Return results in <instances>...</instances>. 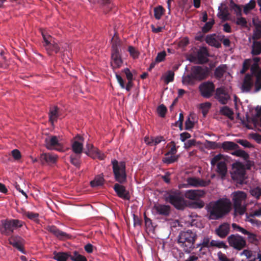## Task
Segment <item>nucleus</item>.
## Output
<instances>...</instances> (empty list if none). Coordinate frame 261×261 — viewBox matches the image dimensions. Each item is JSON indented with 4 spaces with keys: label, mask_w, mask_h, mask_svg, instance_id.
Segmentation results:
<instances>
[{
    "label": "nucleus",
    "mask_w": 261,
    "mask_h": 261,
    "mask_svg": "<svg viewBox=\"0 0 261 261\" xmlns=\"http://www.w3.org/2000/svg\"><path fill=\"white\" fill-rule=\"evenodd\" d=\"M46 230L60 240L68 239L71 237L70 234L62 231L55 225L47 226Z\"/></svg>",
    "instance_id": "16"
},
{
    "label": "nucleus",
    "mask_w": 261,
    "mask_h": 261,
    "mask_svg": "<svg viewBox=\"0 0 261 261\" xmlns=\"http://www.w3.org/2000/svg\"><path fill=\"white\" fill-rule=\"evenodd\" d=\"M220 113L225 116H227L228 118H229L230 120L233 119V111L229 108L227 106H224L222 107L220 111Z\"/></svg>",
    "instance_id": "34"
},
{
    "label": "nucleus",
    "mask_w": 261,
    "mask_h": 261,
    "mask_svg": "<svg viewBox=\"0 0 261 261\" xmlns=\"http://www.w3.org/2000/svg\"><path fill=\"white\" fill-rule=\"evenodd\" d=\"M46 147L49 150H57L61 151L63 149V146L59 142L58 138L56 136H51L46 138L45 139Z\"/></svg>",
    "instance_id": "14"
},
{
    "label": "nucleus",
    "mask_w": 261,
    "mask_h": 261,
    "mask_svg": "<svg viewBox=\"0 0 261 261\" xmlns=\"http://www.w3.org/2000/svg\"><path fill=\"white\" fill-rule=\"evenodd\" d=\"M22 214L23 216H25L28 219L34 221H39V215L38 213L27 211H22Z\"/></svg>",
    "instance_id": "33"
},
{
    "label": "nucleus",
    "mask_w": 261,
    "mask_h": 261,
    "mask_svg": "<svg viewBox=\"0 0 261 261\" xmlns=\"http://www.w3.org/2000/svg\"><path fill=\"white\" fill-rule=\"evenodd\" d=\"M200 95L206 98H210L215 92L214 84L210 81L204 82L199 86Z\"/></svg>",
    "instance_id": "12"
},
{
    "label": "nucleus",
    "mask_w": 261,
    "mask_h": 261,
    "mask_svg": "<svg viewBox=\"0 0 261 261\" xmlns=\"http://www.w3.org/2000/svg\"><path fill=\"white\" fill-rule=\"evenodd\" d=\"M165 10L162 6H159L154 8V16L157 20H160L164 15Z\"/></svg>",
    "instance_id": "37"
},
{
    "label": "nucleus",
    "mask_w": 261,
    "mask_h": 261,
    "mask_svg": "<svg viewBox=\"0 0 261 261\" xmlns=\"http://www.w3.org/2000/svg\"><path fill=\"white\" fill-rule=\"evenodd\" d=\"M174 73L171 70H169L167 72L166 75L165 76L164 81L167 84L172 82L174 80Z\"/></svg>",
    "instance_id": "52"
},
{
    "label": "nucleus",
    "mask_w": 261,
    "mask_h": 261,
    "mask_svg": "<svg viewBox=\"0 0 261 261\" xmlns=\"http://www.w3.org/2000/svg\"><path fill=\"white\" fill-rule=\"evenodd\" d=\"M111 164L114 178L119 182L114 185V190L119 197L124 200H129L130 196L129 191L124 186L120 185L126 181L125 163L124 162H119L114 159L111 161Z\"/></svg>",
    "instance_id": "1"
},
{
    "label": "nucleus",
    "mask_w": 261,
    "mask_h": 261,
    "mask_svg": "<svg viewBox=\"0 0 261 261\" xmlns=\"http://www.w3.org/2000/svg\"><path fill=\"white\" fill-rule=\"evenodd\" d=\"M42 36L44 42L43 46L47 54L49 56H51L54 54L58 53L60 51V47L56 42L53 40L52 37L45 32H42Z\"/></svg>",
    "instance_id": "10"
},
{
    "label": "nucleus",
    "mask_w": 261,
    "mask_h": 261,
    "mask_svg": "<svg viewBox=\"0 0 261 261\" xmlns=\"http://www.w3.org/2000/svg\"><path fill=\"white\" fill-rule=\"evenodd\" d=\"M235 23L237 25L241 27L242 28H248V22L246 19L244 17H242V16L237 17Z\"/></svg>",
    "instance_id": "39"
},
{
    "label": "nucleus",
    "mask_w": 261,
    "mask_h": 261,
    "mask_svg": "<svg viewBox=\"0 0 261 261\" xmlns=\"http://www.w3.org/2000/svg\"><path fill=\"white\" fill-rule=\"evenodd\" d=\"M166 56V53L165 51L159 53L155 58V62L156 63H159L163 61L165 58Z\"/></svg>",
    "instance_id": "56"
},
{
    "label": "nucleus",
    "mask_w": 261,
    "mask_h": 261,
    "mask_svg": "<svg viewBox=\"0 0 261 261\" xmlns=\"http://www.w3.org/2000/svg\"><path fill=\"white\" fill-rule=\"evenodd\" d=\"M184 117L182 113L179 114V119L177 121L175 122L174 125L178 126L180 130L182 129V122L184 121Z\"/></svg>",
    "instance_id": "60"
},
{
    "label": "nucleus",
    "mask_w": 261,
    "mask_h": 261,
    "mask_svg": "<svg viewBox=\"0 0 261 261\" xmlns=\"http://www.w3.org/2000/svg\"><path fill=\"white\" fill-rule=\"evenodd\" d=\"M207 67L195 66L191 68V73L182 77L184 84L193 85L196 81H201L205 79L208 75Z\"/></svg>",
    "instance_id": "4"
},
{
    "label": "nucleus",
    "mask_w": 261,
    "mask_h": 261,
    "mask_svg": "<svg viewBox=\"0 0 261 261\" xmlns=\"http://www.w3.org/2000/svg\"><path fill=\"white\" fill-rule=\"evenodd\" d=\"M57 158L58 156L56 155L49 153H43L40 155L39 160L42 165L54 164L56 162Z\"/></svg>",
    "instance_id": "20"
},
{
    "label": "nucleus",
    "mask_w": 261,
    "mask_h": 261,
    "mask_svg": "<svg viewBox=\"0 0 261 261\" xmlns=\"http://www.w3.org/2000/svg\"><path fill=\"white\" fill-rule=\"evenodd\" d=\"M251 63V59H245L243 64L242 69L241 70V73L243 74L245 73L250 66Z\"/></svg>",
    "instance_id": "50"
},
{
    "label": "nucleus",
    "mask_w": 261,
    "mask_h": 261,
    "mask_svg": "<svg viewBox=\"0 0 261 261\" xmlns=\"http://www.w3.org/2000/svg\"><path fill=\"white\" fill-rule=\"evenodd\" d=\"M205 192L199 190H189L185 191V197L189 199L196 200L205 195Z\"/></svg>",
    "instance_id": "17"
},
{
    "label": "nucleus",
    "mask_w": 261,
    "mask_h": 261,
    "mask_svg": "<svg viewBox=\"0 0 261 261\" xmlns=\"http://www.w3.org/2000/svg\"><path fill=\"white\" fill-rule=\"evenodd\" d=\"M217 39L222 41L223 45L225 47H229L230 45V41L229 39L225 38L224 35H220L217 36Z\"/></svg>",
    "instance_id": "55"
},
{
    "label": "nucleus",
    "mask_w": 261,
    "mask_h": 261,
    "mask_svg": "<svg viewBox=\"0 0 261 261\" xmlns=\"http://www.w3.org/2000/svg\"><path fill=\"white\" fill-rule=\"evenodd\" d=\"M210 238L208 236L204 237L201 242L202 248H209Z\"/></svg>",
    "instance_id": "62"
},
{
    "label": "nucleus",
    "mask_w": 261,
    "mask_h": 261,
    "mask_svg": "<svg viewBox=\"0 0 261 261\" xmlns=\"http://www.w3.org/2000/svg\"><path fill=\"white\" fill-rule=\"evenodd\" d=\"M167 108L164 105H161L158 108V112L160 116L164 117L167 112Z\"/></svg>",
    "instance_id": "57"
},
{
    "label": "nucleus",
    "mask_w": 261,
    "mask_h": 261,
    "mask_svg": "<svg viewBox=\"0 0 261 261\" xmlns=\"http://www.w3.org/2000/svg\"><path fill=\"white\" fill-rule=\"evenodd\" d=\"M11 153L14 159L16 160H18L21 158L20 152L17 149L13 150L11 151Z\"/></svg>",
    "instance_id": "63"
},
{
    "label": "nucleus",
    "mask_w": 261,
    "mask_h": 261,
    "mask_svg": "<svg viewBox=\"0 0 261 261\" xmlns=\"http://www.w3.org/2000/svg\"><path fill=\"white\" fill-rule=\"evenodd\" d=\"M256 6L255 0H250L249 2L244 6L243 12L245 14H248L250 11L254 9Z\"/></svg>",
    "instance_id": "36"
},
{
    "label": "nucleus",
    "mask_w": 261,
    "mask_h": 261,
    "mask_svg": "<svg viewBox=\"0 0 261 261\" xmlns=\"http://www.w3.org/2000/svg\"><path fill=\"white\" fill-rule=\"evenodd\" d=\"M261 37V29L255 28L253 31L252 39L257 40Z\"/></svg>",
    "instance_id": "54"
},
{
    "label": "nucleus",
    "mask_w": 261,
    "mask_h": 261,
    "mask_svg": "<svg viewBox=\"0 0 261 261\" xmlns=\"http://www.w3.org/2000/svg\"><path fill=\"white\" fill-rule=\"evenodd\" d=\"M187 181L188 185L195 187H205L209 183V182L205 180L196 177H189L187 178Z\"/></svg>",
    "instance_id": "23"
},
{
    "label": "nucleus",
    "mask_w": 261,
    "mask_h": 261,
    "mask_svg": "<svg viewBox=\"0 0 261 261\" xmlns=\"http://www.w3.org/2000/svg\"><path fill=\"white\" fill-rule=\"evenodd\" d=\"M23 222L18 219H5L1 221L0 231L6 236L11 235L14 230L21 227Z\"/></svg>",
    "instance_id": "8"
},
{
    "label": "nucleus",
    "mask_w": 261,
    "mask_h": 261,
    "mask_svg": "<svg viewBox=\"0 0 261 261\" xmlns=\"http://www.w3.org/2000/svg\"><path fill=\"white\" fill-rule=\"evenodd\" d=\"M166 201H168L176 209L183 210L186 206L185 200L181 192L179 190L172 189L167 192Z\"/></svg>",
    "instance_id": "7"
},
{
    "label": "nucleus",
    "mask_w": 261,
    "mask_h": 261,
    "mask_svg": "<svg viewBox=\"0 0 261 261\" xmlns=\"http://www.w3.org/2000/svg\"><path fill=\"white\" fill-rule=\"evenodd\" d=\"M222 148L225 151L234 150L239 148V146L236 143L232 141H225L220 143V148Z\"/></svg>",
    "instance_id": "27"
},
{
    "label": "nucleus",
    "mask_w": 261,
    "mask_h": 261,
    "mask_svg": "<svg viewBox=\"0 0 261 261\" xmlns=\"http://www.w3.org/2000/svg\"><path fill=\"white\" fill-rule=\"evenodd\" d=\"M217 173L221 176L222 178L225 177L227 172L226 164L224 161L219 162L217 165Z\"/></svg>",
    "instance_id": "28"
},
{
    "label": "nucleus",
    "mask_w": 261,
    "mask_h": 261,
    "mask_svg": "<svg viewBox=\"0 0 261 261\" xmlns=\"http://www.w3.org/2000/svg\"><path fill=\"white\" fill-rule=\"evenodd\" d=\"M9 243L22 253H25L23 247L21 245L19 242L17 241L15 239H10L9 240Z\"/></svg>",
    "instance_id": "44"
},
{
    "label": "nucleus",
    "mask_w": 261,
    "mask_h": 261,
    "mask_svg": "<svg viewBox=\"0 0 261 261\" xmlns=\"http://www.w3.org/2000/svg\"><path fill=\"white\" fill-rule=\"evenodd\" d=\"M209 220H217L226 216L231 211V203L229 199L220 198L210 202L205 207Z\"/></svg>",
    "instance_id": "2"
},
{
    "label": "nucleus",
    "mask_w": 261,
    "mask_h": 261,
    "mask_svg": "<svg viewBox=\"0 0 261 261\" xmlns=\"http://www.w3.org/2000/svg\"><path fill=\"white\" fill-rule=\"evenodd\" d=\"M60 115V111L57 106L50 107L48 113L49 121L52 125L54 122H57L58 118Z\"/></svg>",
    "instance_id": "24"
},
{
    "label": "nucleus",
    "mask_w": 261,
    "mask_h": 261,
    "mask_svg": "<svg viewBox=\"0 0 261 261\" xmlns=\"http://www.w3.org/2000/svg\"><path fill=\"white\" fill-rule=\"evenodd\" d=\"M153 210L158 214L168 216L170 213L171 207L168 205L159 204L153 206Z\"/></svg>",
    "instance_id": "22"
},
{
    "label": "nucleus",
    "mask_w": 261,
    "mask_h": 261,
    "mask_svg": "<svg viewBox=\"0 0 261 261\" xmlns=\"http://www.w3.org/2000/svg\"><path fill=\"white\" fill-rule=\"evenodd\" d=\"M196 232L190 229L181 231L178 234L177 243L185 252L190 253L195 249V243L197 239Z\"/></svg>",
    "instance_id": "3"
},
{
    "label": "nucleus",
    "mask_w": 261,
    "mask_h": 261,
    "mask_svg": "<svg viewBox=\"0 0 261 261\" xmlns=\"http://www.w3.org/2000/svg\"><path fill=\"white\" fill-rule=\"evenodd\" d=\"M211 105V103L209 102L203 103L200 105V108L202 109V113L204 117H205L207 115Z\"/></svg>",
    "instance_id": "47"
},
{
    "label": "nucleus",
    "mask_w": 261,
    "mask_h": 261,
    "mask_svg": "<svg viewBox=\"0 0 261 261\" xmlns=\"http://www.w3.org/2000/svg\"><path fill=\"white\" fill-rule=\"evenodd\" d=\"M215 22L213 19L212 21H210L205 23L203 27H202L201 30L203 33H206L208 32L212 28Z\"/></svg>",
    "instance_id": "48"
},
{
    "label": "nucleus",
    "mask_w": 261,
    "mask_h": 261,
    "mask_svg": "<svg viewBox=\"0 0 261 261\" xmlns=\"http://www.w3.org/2000/svg\"><path fill=\"white\" fill-rule=\"evenodd\" d=\"M223 158V155L221 154H218L215 155L213 158L212 159L211 164L212 167H214L216 163L219 162Z\"/></svg>",
    "instance_id": "59"
},
{
    "label": "nucleus",
    "mask_w": 261,
    "mask_h": 261,
    "mask_svg": "<svg viewBox=\"0 0 261 261\" xmlns=\"http://www.w3.org/2000/svg\"><path fill=\"white\" fill-rule=\"evenodd\" d=\"M81 154L73 153L71 154L70 156V163L76 167L79 168L81 164Z\"/></svg>",
    "instance_id": "35"
},
{
    "label": "nucleus",
    "mask_w": 261,
    "mask_h": 261,
    "mask_svg": "<svg viewBox=\"0 0 261 261\" xmlns=\"http://www.w3.org/2000/svg\"><path fill=\"white\" fill-rule=\"evenodd\" d=\"M255 82L254 76L250 74H246L242 85V90L244 92H249L253 86L255 85Z\"/></svg>",
    "instance_id": "15"
},
{
    "label": "nucleus",
    "mask_w": 261,
    "mask_h": 261,
    "mask_svg": "<svg viewBox=\"0 0 261 261\" xmlns=\"http://www.w3.org/2000/svg\"><path fill=\"white\" fill-rule=\"evenodd\" d=\"M219 12L218 13V17L221 19L223 21L229 20L230 13L229 12L228 8L226 4H221V6L218 8Z\"/></svg>",
    "instance_id": "21"
},
{
    "label": "nucleus",
    "mask_w": 261,
    "mask_h": 261,
    "mask_svg": "<svg viewBox=\"0 0 261 261\" xmlns=\"http://www.w3.org/2000/svg\"><path fill=\"white\" fill-rule=\"evenodd\" d=\"M229 246L235 250L240 251L247 246L245 238L239 234H232L227 238Z\"/></svg>",
    "instance_id": "9"
},
{
    "label": "nucleus",
    "mask_w": 261,
    "mask_h": 261,
    "mask_svg": "<svg viewBox=\"0 0 261 261\" xmlns=\"http://www.w3.org/2000/svg\"><path fill=\"white\" fill-rule=\"evenodd\" d=\"M94 154V156L93 158H97L100 160H103L106 156L104 153H102L99 149H94V152H93Z\"/></svg>",
    "instance_id": "58"
},
{
    "label": "nucleus",
    "mask_w": 261,
    "mask_h": 261,
    "mask_svg": "<svg viewBox=\"0 0 261 261\" xmlns=\"http://www.w3.org/2000/svg\"><path fill=\"white\" fill-rule=\"evenodd\" d=\"M218 257L220 261H234L233 258H228L224 253L220 251L218 253Z\"/></svg>",
    "instance_id": "61"
},
{
    "label": "nucleus",
    "mask_w": 261,
    "mask_h": 261,
    "mask_svg": "<svg viewBox=\"0 0 261 261\" xmlns=\"http://www.w3.org/2000/svg\"><path fill=\"white\" fill-rule=\"evenodd\" d=\"M70 259L73 261H87L86 257L79 254L76 251L74 252L73 255H70Z\"/></svg>",
    "instance_id": "45"
},
{
    "label": "nucleus",
    "mask_w": 261,
    "mask_h": 261,
    "mask_svg": "<svg viewBox=\"0 0 261 261\" xmlns=\"http://www.w3.org/2000/svg\"><path fill=\"white\" fill-rule=\"evenodd\" d=\"M234 151L231 152V154L237 156H239L247 159L249 157V155L245 151L239 149V148L234 150Z\"/></svg>",
    "instance_id": "42"
},
{
    "label": "nucleus",
    "mask_w": 261,
    "mask_h": 261,
    "mask_svg": "<svg viewBox=\"0 0 261 261\" xmlns=\"http://www.w3.org/2000/svg\"><path fill=\"white\" fill-rule=\"evenodd\" d=\"M194 123L189 117L185 122V129L190 130L194 127Z\"/></svg>",
    "instance_id": "64"
},
{
    "label": "nucleus",
    "mask_w": 261,
    "mask_h": 261,
    "mask_svg": "<svg viewBox=\"0 0 261 261\" xmlns=\"http://www.w3.org/2000/svg\"><path fill=\"white\" fill-rule=\"evenodd\" d=\"M207 55H208V52L206 49L203 48V49L200 50L197 54L199 63L200 64L206 63L207 61V59L205 56Z\"/></svg>",
    "instance_id": "32"
},
{
    "label": "nucleus",
    "mask_w": 261,
    "mask_h": 261,
    "mask_svg": "<svg viewBox=\"0 0 261 261\" xmlns=\"http://www.w3.org/2000/svg\"><path fill=\"white\" fill-rule=\"evenodd\" d=\"M230 227L228 223H223L215 229V233L220 238H225L230 232Z\"/></svg>",
    "instance_id": "18"
},
{
    "label": "nucleus",
    "mask_w": 261,
    "mask_h": 261,
    "mask_svg": "<svg viewBox=\"0 0 261 261\" xmlns=\"http://www.w3.org/2000/svg\"><path fill=\"white\" fill-rule=\"evenodd\" d=\"M261 89V73L257 74L255 82V92H258Z\"/></svg>",
    "instance_id": "49"
},
{
    "label": "nucleus",
    "mask_w": 261,
    "mask_h": 261,
    "mask_svg": "<svg viewBox=\"0 0 261 261\" xmlns=\"http://www.w3.org/2000/svg\"><path fill=\"white\" fill-rule=\"evenodd\" d=\"M162 141H164L163 136L156 137L152 139L151 142H147V140L146 139L145 140L146 143L150 145H152V143L154 145H156L160 143H161Z\"/></svg>",
    "instance_id": "51"
},
{
    "label": "nucleus",
    "mask_w": 261,
    "mask_h": 261,
    "mask_svg": "<svg viewBox=\"0 0 261 261\" xmlns=\"http://www.w3.org/2000/svg\"><path fill=\"white\" fill-rule=\"evenodd\" d=\"M70 258V254L67 252H55L54 259L57 261H66Z\"/></svg>",
    "instance_id": "30"
},
{
    "label": "nucleus",
    "mask_w": 261,
    "mask_h": 261,
    "mask_svg": "<svg viewBox=\"0 0 261 261\" xmlns=\"http://www.w3.org/2000/svg\"><path fill=\"white\" fill-rule=\"evenodd\" d=\"M128 51L130 55L134 58H138L139 55V51L133 46H129L128 47Z\"/></svg>",
    "instance_id": "53"
},
{
    "label": "nucleus",
    "mask_w": 261,
    "mask_h": 261,
    "mask_svg": "<svg viewBox=\"0 0 261 261\" xmlns=\"http://www.w3.org/2000/svg\"><path fill=\"white\" fill-rule=\"evenodd\" d=\"M247 194L245 192L237 191L232 194L234 212L236 214L243 215L245 214L247 203H246Z\"/></svg>",
    "instance_id": "6"
},
{
    "label": "nucleus",
    "mask_w": 261,
    "mask_h": 261,
    "mask_svg": "<svg viewBox=\"0 0 261 261\" xmlns=\"http://www.w3.org/2000/svg\"><path fill=\"white\" fill-rule=\"evenodd\" d=\"M72 144V149L74 153L81 154L83 151L84 139L83 137L77 135Z\"/></svg>",
    "instance_id": "19"
},
{
    "label": "nucleus",
    "mask_w": 261,
    "mask_h": 261,
    "mask_svg": "<svg viewBox=\"0 0 261 261\" xmlns=\"http://www.w3.org/2000/svg\"><path fill=\"white\" fill-rule=\"evenodd\" d=\"M226 65H221L217 67L215 70V77L218 80L221 79L226 72Z\"/></svg>",
    "instance_id": "29"
},
{
    "label": "nucleus",
    "mask_w": 261,
    "mask_h": 261,
    "mask_svg": "<svg viewBox=\"0 0 261 261\" xmlns=\"http://www.w3.org/2000/svg\"><path fill=\"white\" fill-rule=\"evenodd\" d=\"M251 54L253 56H257L261 54V43L254 40L252 45Z\"/></svg>",
    "instance_id": "31"
},
{
    "label": "nucleus",
    "mask_w": 261,
    "mask_h": 261,
    "mask_svg": "<svg viewBox=\"0 0 261 261\" xmlns=\"http://www.w3.org/2000/svg\"><path fill=\"white\" fill-rule=\"evenodd\" d=\"M214 97L222 105L226 104L230 99V96L224 87H220L216 89Z\"/></svg>",
    "instance_id": "13"
},
{
    "label": "nucleus",
    "mask_w": 261,
    "mask_h": 261,
    "mask_svg": "<svg viewBox=\"0 0 261 261\" xmlns=\"http://www.w3.org/2000/svg\"><path fill=\"white\" fill-rule=\"evenodd\" d=\"M104 178L102 176H98L96 177L94 180L90 182V185L92 187H96L103 185Z\"/></svg>",
    "instance_id": "38"
},
{
    "label": "nucleus",
    "mask_w": 261,
    "mask_h": 261,
    "mask_svg": "<svg viewBox=\"0 0 261 261\" xmlns=\"http://www.w3.org/2000/svg\"><path fill=\"white\" fill-rule=\"evenodd\" d=\"M244 234H246L248 236V239L250 243L255 244H257L259 242V239H258V236L256 234L250 232L247 230V233H244Z\"/></svg>",
    "instance_id": "40"
},
{
    "label": "nucleus",
    "mask_w": 261,
    "mask_h": 261,
    "mask_svg": "<svg viewBox=\"0 0 261 261\" xmlns=\"http://www.w3.org/2000/svg\"><path fill=\"white\" fill-rule=\"evenodd\" d=\"M205 146L208 149H216L220 148V143H217L216 142L207 141L205 142Z\"/></svg>",
    "instance_id": "41"
},
{
    "label": "nucleus",
    "mask_w": 261,
    "mask_h": 261,
    "mask_svg": "<svg viewBox=\"0 0 261 261\" xmlns=\"http://www.w3.org/2000/svg\"><path fill=\"white\" fill-rule=\"evenodd\" d=\"M250 194L256 199H259L261 197V188L257 187L251 190Z\"/></svg>",
    "instance_id": "46"
},
{
    "label": "nucleus",
    "mask_w": 261,
    "mask_h": 261,
    "mask_svg": "<svg viewBox=\"0 0 261 261\" xmlns=\"http://www.w3.org/2000/svg\"><path fill=\"white\" fill-rule=\"evenodd\" d=\"M111 66L113 69L119 68L123 61L121 55V43L120 39L114 36L111 39Z\"/></svg>",
    "instance_id": "5"
},
{
    "label": "nucleus",
    "mask_w": 261,
    "mask_h": 261,
    "mask_svg": "<svg viewBox=\"0 0 261 261\" xmlns=\"http://www.w3.org/2000/svg\"><path fill=\"white\" fill-rule=\"evenodd\" d=\"M260 61V58L259 57H254L251 59V63L250 65V70L251 72V75L254 76L256 77L257 74L261 73L259 71V62Z\"/></svg>",
    "instance_id": "26"
},
{
    "label": "nucleus",
    "mask_w": 261,
    "mask_h": 261,
    "mask_svg": "<svg viewBox=\"0 0 261 261\" xmlns=\"http://www.w3.org/2000/svg\"><path fill=\"white\" fill-rule=\"evenodd\" d=\"M217 36L216 34L208 35L205 38V42L210 45L215 47L217 48L221 47V43L217 39Z\"/></svg>",
    "instance_id": "25"
},
{
    "label": "nucleus",
    "mask_w": 261,
    "mask_h": 261,
    "mask_svg": "<svg viewBox=\"0 0 261 261\" xmlns=\"http://www.w3.org/2000/svg\"><path fill=\"white\" fill-rule=\"evenodd\" d=\"M178 160V156L171 155L165 156L163 158L162 161L166 164H170L176 162Z\"/></svg>",
    "instance_id": "43"
},
{
    "label": "nucleus",
    "mask_w": 261,
    "mask_h": 261,
    "mask_svg": "<svg viewBox=\"0 0 261 261\" xmlns=\"http://www.w3.org/2000/svg\"><path fill=\"white\" fill-rule=\"evenodd\" d=\"M245 169L242 163L238 162L233 164L231 175L234 180L242 184L245 179Z\"/></svg>",
    "instance_id": "11"
}]
</instances>
